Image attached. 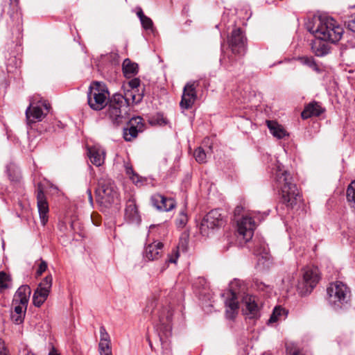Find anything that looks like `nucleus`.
Returning a JSON list of instances; mask_svg holds the SVG:
<instances>
[{
  "label": "nucleus",
  "instance_id": "f257e3e1",
  "mask_svg": "<svg viewBox=\"0 0 355 355\" xmlns=\"http://www.w3.org/2000/svg\"><path fill=\"white\" fill-rule=\"evenodd\" d=\"M230 289L221 294L226 307V318L232 320L235 318L239 308V299L242 302L243 313L250 319H257L260 316V308L257 297L245 293L246 286L240 280L235 279L230 284Z\"/></svg>",
  "mask_w": 355,
  "mask_h": 355
},
{
  "label": "nucleus",
  "instance_id": "f03ea898",
  "mask_svg": "<svg viewBox=\"0 0 355 355\" xmlns=\"http://www.w3.org/2000/svg\"><path fill=\"white\" fill-rule=\"evenodd\" d=\"M312 35L316 39L312 44V49H314L316 56H324L330 51L329 44L327 42H338L344 29L334 18L325 15H314L312 17Z\"/></svg>",
  "mask_w": 355,
  "mask_h": 355
},
{
  "label": "nucleus",
  "instance_id": "7ed1b4c3",
  "mask_svg": "<svg viewBox=\"0 0 355 355\" xmlns=\"http://www.w3.org/2000/svg\"><path fill=\"white\" fill-rule=\"evenodd\" d=\"M275 182L277 188L280 190L282 201L288 208L292 209L302 201L296 184L292 182L291 174L283 171L279 165L276 166Z\"/></svg>",
  "mask_w": 355,
  "mask_h": 355
},
{
  "label": "nucleus",
  "instance_id": "20e7f679",
  "mask_svg": "<svg viewBox=\"0 0 355 355\" xmlns=\"http://www.w3.org/2000/svg\"><path fill=\"white\" fill-rule=\"evenodd\" d=\"M325 300L327 304L335 311L345 309L351 304V288L342 281L331 282L326 288Z\"/></svg>",
  "mask_w": 355,
  "mask_h": 355
},
{
  "label": "nucleus",
  "instance_id": "39448f33",
  "mask_svg": "<svg viewBox=\"0 0 355 355\" xmlns=\"http://www.w3.org/2000/svg\"><path fill=\"white\" fill-rule=\"evenodd\" d=\"M96 193L98 203L104 207H110L119 202L118 189L114 182L107 175L98 179Z\"/></svg>",
  "mask_w": 355,
  "mask_h": 355
},
{
  "label": "nucleus",
  "instance_id": "423d86ee",
  "mask_svg": "<svg viewBox=\"0 0 355 355\" xmlns=\"http://www.w3.org/2000/svg\"><path fill=\"white\" fill-rule=\"evenodd\" d=\"M128 112L127 100L123 98V95L116 93L110 97L108 101L107 115L115 124L123 123V119L125 117Z\"/></svg>",
  "mask_w": 355,
  "mask_h": 355
},
{
  "label": "nucleus",
  "instance_id": "0eeeda50",
  "mask_svg": "<svg viewBox=\"0 0 355 355\" xmlns=\"http://www.w3.org/2000/svg\"><path fill=\"white\" fill-rule=\"evenodd\" d=\"M109 92L105 84L100 82L92 83L87 92V101L89 107L94 110H101L107 105Z\"/></svg>",
  "mask_w": 355,
  "mask_h": 355
},
{
  "label": "nucleus",
  "instance_id": "6e6552de",
  "mask_svg": "<svg viewBox=\"0 0 355 355\" xmlns=\"http://www.w3.org/2000/svg\"><path fill=\"white\" fill-rule=\"evenodd\" d=\"M224 224L223 217L219 209H213L207 213L200 223V231L202 235L208 236L211 231L220 227Z\"/></svg>",
  "mask_w": 355,
  "mask_h": 355
},
{
  "label": "nucleus",
  "instance_id": "1a4fd4ad",
  "mask_svg": "<svg viewBox=\"0 0 355 355\" xmlns=\"http://www.w3.org/2000/svg\"><path fill=\"white\" fill-rule=\"evenodd\" d=\"M50 109L49 103L45 100L39 101L36 104L31 103L26 110L27 124L31 125L35 121H41Z\"/></svg>",
  "mask_w": 355,
  "mask_h": 355
},
{
  "label": "nucleus",
  "instance_id": "9d476101",
  "mask_svg": "<svg viewBox=\"0 0 355 355\" xmlns=\"http://www.w3.org/2000/svg\"><path fill=\"white\" fill-rule=\"evenodd\" d=\"M233 54L244 55L247 51V38L240 28H234L227 40Z\"/></svg>",
  "mask_w": 355,
  "mask_h": 355
},
{
  "label": "nucleus",
  "instance_id": "9b49d317",
  "mask_svg": "<svg viewBox=\"0 0 355 355\" xmlns=\"http://www.w3.org/2000/svg\"><path fill=\"white\" fill-rule=\"evenodd\" d=\"M2 12L6 13L16 26L17 29L21 31L22 24L21 13L19 8L18 0H4L2 5Z\"/></svg>",
  "mask_w": 355,
  "mask_h": 355
},
{
  "label": "nucleus",
  "instance_id": "f8f14e48",
  "mask_svg": "<svg viewBox=\"0 0 355 355\" xmlns=\"http://www.w3.org/2000/svg\"><path fill=\"white\" fill-rule=\"evenodd\" d=\"M51 275L46 276L39 284L33 296V304L40 307L47 299L52 286Z\"/></svg>",
  "mask_w": 355,
  "mask_h": 355
},
{
  "label": "nucleus",
  "instance_id": "ddd939ff",
  "mask_svg": "<svg viewBox=\"0 0 355 355\" xmlns=\"http://www.w3.org/2000/svg\"><path fill=\"white\" fill-rule=\"evenodd\" d=\"M173 313L172 308L170 306L163 307L157 313L158 319L155 327L157 330L163 332L166 336L171 335Z\"/></svg>",
  "mask_w": 355,
  "mask_h": 355
},
{
  "label": "nucleus",
  "instance_id": "4468645a",
  "mask_svg": "<svg viewBox=\"0 0 355 355\" xmlns=\"http://www.w3.org/2000/svg\"><path fill=\"white\" fill-rule=\"evenodd\" d=\"M198 85V81H189L185 85L180 103L182 108L187 110L192 107L197 98L196 88Z\"/></svg>",
  "mask_w": 355,
  "mask_h": 355
},
{
  "label": "nucleus",
  "instance_id": "2eb2a0df",
  "mask_svg": "<svg viewBox=\"0 0 355 355\" xmlns=\"http://www.w3.org/2000/svg\"><path fill=\"white\" fill-rule=\"evenodd\" d=\"M256 222L252 217L244 216L237 222L238 234L239 236L248 242L252 239L256 228Z\"/></svg>",
  "mask_w": 355,
  "mask_h": 355
},
{
  "label": "nucleus",
  "instance_id": "dca6fc26",
  "mask_svg": "<svg viewBox=\"0 0 355 355\" xmlns=\"http://www.w3.org/2000/svg\"><path fill=\"white\" fill-rule=\"evenodd\" d=\"M143 119L140 116L132 117L123 128V138L127 141H130L136 138L139 132L143 131Z\"/></svg>",
  "mask_w": 355,
  "mask_h": 355
},
{
  "label": "nucleus",
  "instance_id": "f3484780",
  "mask_svg": "<svg viewBox=\"0 0 355 355\" xmlns=\"http://www.w3.org/2000/svg\"><path fill=\"white\" fill-rule=\"evenodd\" d=\"M124 218L127 223L136 225H139L141 220L135 200L133 198H130L126 202Z\"/></svg>",
  "mask_w": 355,
  "mask_h": 355
},
{
  "label": "nucleus",
  "instance_id": "a211bd4d",
  "mask_svg": "<svg viewBox=\"0 0 355 355\" xmlns=\"http://www.w3.org/2000/svg\"><path fill=\"white\" fill-rule=\"evenodd\" d=\"M37 204L41 223L44 225L48 220L49 205L42 189L39 186L37 189Z\"/></svg>",
  "mask_w": 355,
  "mask_h": 355
},
{
  "label": "nucleus",
  "instance_id": "6ab92c4d",
  "mask_svg": "<svg viewBox=\"0 0 355 355\" xmlns=\"http://www.w3.org/2000/svg\"><path fill=\"white\" fill-rule=\"evenodd\" d=\"M153 205L159 211H169L175 207L173 198H166L161 194H155L151 198Z\"/></svg>",
  "mask_w": 355,
  "mask_h": 355
},
{
  "label": "nucleus",
  "instance_id": "aec40b11",
  "mask_svg": "<svg viewBox=\"0 0 355 355\" xmlns=\"http://www.w3.org/2000/svg\"><path fill=\"white\" fill-rule=\"evenodd\" d=\"M164 245L162 242L155 241L146 246L144 252L145 259L148 261L158 259L162 254Z\"/></svg>",
  "mask_w": 355,
  "mask_h": 355
},
{
  "label": "nucleus",
  "instance_id": "412c9836",
  "mask_svg": "<svg viewBox=\"0 0 355 355\" xmlns=\"http://www.w3.org/2000/svg\"><path fill=\"white\" fill-rule=\"evenodd\" d=\"M90 162L96 166H102L105 162V150L101 146H94L88 148Z\"/></svg>",
  "mask_w": 355,
  "mask_h": 355
},
{
  "label": "nucleus",
  "instance_id": "4be33fe9",
  "mask_svg": "<svg viewBox=\"0 0 355 355\" xmlns=\"http://www.w3.org/2000/svg\"><path fill=\"white\" fill-rule=\"evenodd\" d=\"M311 288V270L304 268L302 271V279L297 286V292L302 297L306 296L309 293Z\"/></svg>",
  "mask_w": 355,
  "mask_h": 355
},
{
  "label": "nucleus",
  "instance_id": "5701e85b",
  "mask_svg": "<svg viewBox=\"0 0 355 355\" xmlns=\"http://www.w3.org/2000/svg\"><path fill=\"white\" fill-rule=\"evenodd\" d=\"M31 293V288L28 285H22L15 293L12 302L20 303L23 306H28Z\"/></svg>",
  "mask_w": 355,
  "mask_h": 355
},
{
  "label": "nucleus",
  "instance_id": "b1692460",
  "mask_svg": "<svg viewBox=\"0 0 355 355\" xmlns=\"http://www.w3.org/2000/svg\"><path fill=\"white\" fill-rule=\"evenodd\" d=\"M125 170L126 174L136 186L141 187L147 184V178L141 177L138 174L135 173L132 166L128 163L125 164Z\"/></svg>",
  "mask_w": 355,
  "mask_h": 355
},
{
  "label": "nucleus",
  "instance_id": "393cba45",
  "mask_svg": "<svg viewBox=\"0 0 355 355\" xmlns=\"http://www.w3.org/2000/svg\"><path fill=\"white\" fill-rule=\"evenodd\" d=\"M267 126L270 132L277 139H282L286 135V132L284 128L278 123L274 121H266Z\"/></svg>",
  "mask_w": 355,
  "mask_h": 355
},
{
  "label": "nucleus",
  "instance_id": "a878e982",
  "mask_svg": "<svg viewBox=\"0 0 355 355\" xmlns=\"http://www.w3.org/2000/svg\"><path fill=\"white\" fill-rule=\"evenodd\" d=\"M123 71L125 76L131 77L138 72V65L132 62L130 59H125L122 64Z\"/></svg>",
  "mask_w": 355,
  "mask_h": 355
},
{
  "label": "nucleus",
  "instance_id": "bb28decb",
  "mask_svg": "<svg viewBox=\"0 0 355 355\" xmlns=\"http://www.w3.org/2000/svg\"><path fill=\"white\" fill-rule=\"evenodd\" d=\"M137 90H128L125 93L123 98L127 100L128 107H129L131 104H138L141 101L143 98V94H137Z\"/></svg>",
  "mask_w": 355,
  "mask_h": 355
},
{
  "label": "nucleus",
  "instance_id": "cd10ccee",
  "mask_svg": "<svg viewBox=\"0 0 355 355\" xmlns=\"http://www.w3.org/2000/svg\"><path fill=\"white\" fill-rule=\"evenodd\" d=\"M8 175L12 182H19L21 179V172L19 168L14 164L11 163L6 167Z\"/></svg>",
  "mask_w": 355,
  "mask_h": 355
},
{
  "label": "nucleus",
  "instance_id": "c85d7f7f",
  "mask_svg": "<svg viewBox=\"0 0 355 355\" xmlns=\"http://www.w3.org/2000/svg\"><path fill=\"white\" fill-rule=\"evenodd\" d=\"M284 315H286L284 309L279 306L275 307L268 321V324H272L277 322Z\"/></svg>",
  "mask_w": 355,
  "mask_h": 355
},
{
  "label": "nucleus",
  "instance_id": "c756f323",
  "mask_svg": "<svg viewBox=\"0 0 355 355\" xmlns=\"http://www.w3.org/2000/svg\"><path fill=\"white\" fill-rule=\"evenodd\" d=\"M149 123L153 125H165L168 121L162 113H156L149 119Z\"/></svg>",
  "mask_w": 355,
  "mask_h": 355
},
{
  "label": "nucleus",
  "instance_id": "7c9ffc66",
  "mask_svg": "<svg viewBox=\"0 0 355 355\" xmlns=\"http://www.w3.org/2000/svg\"><path fill=\"white\" fill-rule=\"evenodd\" d=\"M325 112L326 109L322 106L321 103L312 101V116H322L324 119Z\"/></svg>",
  "mask_w": 355,
  "mask_h": 355
},
{
  "label": "nucleus",
  "instance_id": "2f4dec72",
  "mask_svg": "<svg viewBox=\"0 0 355 355\" xmlns=\"http://www.w3.org/2000/svg\"><path fill=\"white\" fill-rule=\"evenodd\" d=\"M347 199L351 207L355 209V180L352 182L347 187Z\"/></svg>",
  "mask_w": 355,
  "mask_h": 355
},
{
  "label": "nucleus",
  "instance_id": "473e14b6",
  "mask_svg": "<svg viewBox=\"0 0 355 355\" xmlns=\"http://www.w3.org/2000/svg\"><path fill=\"white\" fill-rule=\"evenodd\" d=\"M254 254L256 256L261 257L262 259H268V248L267 245L263 243H260L259 245H257L254 250Z\"/></svg>",
  "mask_w": 355,
  "mask_h": 355
},
{
  "label": "nucleus",
  "instance_id": "72a5a7b5",
  "mask_svg": "<svg viewBox=\"0 0 355 355\" xmlns=\"http://www.w3.org/2000/svg\"><path fill=\"white\" fill-rule=\"evenodd\" d=\"M208 152H205L202 147H198L195 150L193 155L196 160L200 164L205 163L207 162Z\"/></svg>",
  "mask_w": 355,
  "mask_h": 355
},
{
  "label": "nucleus",
  "instance_id": "f704fd0d",
  "mask_svg": "<svg viewBox=\"0 0 355 355\" xmlns=\"http://www.w3.org/2000/svg\"><path fill=\"white\" fill-rule=\"evenodd\" d=\"M179 257V252L177 248H173L171 254H168V259L166 260L164 266L162 268L161 271H164L167 267L169 263H175Z\"/></svg>",
  "mask_w": 355,
  "mask_h": 355
},
{
  "label": "nucleus",
  "instance_id": "c9c22d12",
  "mask_svg": "<svg viewBox=\"0 0 355 355\" xmlns=\"http://www.w3.org/2000/svg\"><path fill=\"white\" fill-rule=\"evenodd\" d=\"M287 355H304L300 348L293 343H286Z\"/></svg>",
  "mask_w": 355,
  "mask_h": 355
},
{
  "label": "nucleus",
  "instance_id": "e433bc0d",
  "mask_svg": "<svg viewBox=\"0 0 355 355\" xmlns=\"http://www.w3.org/2000/svg\"><path fill=\"white\" fill-rule=\"evenodd\" d=\"M10 277L4 272H0V291L10 287Z\"/></svg>",
  "mask_w": 355,
  "mask_h": 355
},
{
  "label": "nucleus",
  "instance_id": "4c0bfd02",
  "mask_svg": "<svg viewBox=\"0 0 355 355\" xmlns=\"http://www.w3.org/2000/svg\"><path fill=\"white\" fill-rule=\"evenodd\" d=\"M312 70L315 71L318 75V79L324 80L327 75V71L324 67L320 68L313 60H312Z\"/></svg>",
  "mask_w": 355,
  "mask_h": 355
},
{
  "label": "nucleus",
  "instance_id": "58836bf2",
  "mask_svg": "<svg viewBox=\"0 0 355 355\" xmlns=\"http://www.w3.org/2000/svg\"><path fill=\"white\" fill-rule=\"evenodd\" d=\"M98 350L100 355H112L111 343H99Z\"/></svg>",
  "mask_w": 355,
  "mask_h": 355
},
{
  "label": "nucleus",
  "instance_id": "ea45409f",
  "mask_svg": "<svg viewBox=\"0 0 355 355\" xmlns=\"http://www.w3.org/2000/svg\"><path fill=\"white\" fill-rule=\"evenodd\" d=\"M312 289L320 281L322 276L318 267L312 265Z\"/></svg>",
  "mask_w": 355,
  "mask_h": 355
},
{
  "label": "nucleus",
  "instance_id": "a19ab883",
  "mask_svg": "<svg viewBox=\"0 0 355 355\" xmlns=\"http://www.w3.org/2000/svg\"><path fill=\"white\" fill-rule=\"evenodd\" d=\"M142 27L146 31H153V23L150 18L146 16L144 19L140 21Z\"/></svg>",
  "mask_w": 355,
  "mask_h": 355
},
{
  "label": "nucleus",
  "instance_id": "79ce46f5",
  "mask_svg": "<svg viewBox=\"0 0 355 355\" xmlns=\"http://www.w3.org/2000/svg\"><path fill=\"white\" fill-rule=\"evenodd\" d=\"M100 342L99 343H110V338L107 334L105 328L102 326L100 327Z\"/></svg>",
  "mask_w": 355,
  "mask_h": 355
},
{
  "label": "nucleus",
  "instance_id": "37998d69",
  "mask_svg": "<svg viewBox=\"0 0 355 355\" xmlns=\"http://www.w3.org/2000/svg\"><path fill=\"white\" fill-rule=\"evenodd\" d=\"M13 305H14V313H15L16 315H25L27 306H23L20 303H13Z\"/></svg>",
  "mask_w": 355,
  "mask_h": 355
},
{
  "label": "nucleus",
  "instance_id": "c03bdc74",
  "mask_svg": "<svg viewBox=\"0 0 355 355\" xmlns=\"http://www.w3.org/2000/svg\"><path fill=\"white\" fill-rule=\"evenodd\" d=\"M177 224L181 226H184L187 222V215L184 211L180 213L179 218H177Z\"/></svg>",
  "mask_w": 355,
  "mask_h": 355
},
{
  "label": "nucleus",
  "instance_id": "a18cd8bd",
  "mask_svg": "<svg viewBox=\"0 0 355 355\" xmlns=\"http://www.w3.org/2000/svg\"><path fill=\"white\" fill-rule=\"evenodd\" d=\"M302 118L306 119L311 117V103H308L301 114Z\"/></svg>",
  "mask_w": 355,
  "mask_h": 355
},
{
  "label": "nucleus",
  "instance_id": "49530a36",
  "mask_svg": "<svg viewBox=\"0 0 355 355\" xmlns=\"http://www.w3.org/2000/svg\"><path fill=\"white\" fill-rule=\"evenodd\" d=\"M47 268V263L44 261H42L39 265L38 269L36 272L37 276H40Z\"/></svg>",
  "mask_w": 355,
  "mask_h": 355
},
{
  "label": "nucleus",
  "instance_id": "de8ad7c7",
  "mask_svg": "<svg viewBox=\"0 0 355 355\" xmlns=\"http://www.w3.org/2000/svg\"><path fill=\"white\" fill-rule=\"evenodd\" d=\"M347 24V28L355 33V16L351 17L347 21H345Z\"/></svg>",
  "mask_w": 355,
  "mask_h": 355
},
{
  "label": "nucleus",
  "instance_id": "09e8293b",
  "mask_svg": "<svg viewBox=\"0 0 355 355\" xmlns=\"http://www.w3.org/2000/svg\"><path fill=\"white\" fill-rule=\"evenodd\" d=\"M9 351L6 346L5 342L0 338V355H8Z\"/></svg>",
  "mask_w": 355,
  "mask_h": 355
},
{
  "label": "nucleus",
  "instance_id": "8fccbe9b",
  "mask_svg": "<svg viewBox=\"0 0 355 355\" xmlns=\"http://www.w3.org/2000/svg\"><path fill=\"white\" fill-rule=\"evenodd\" d=\"M140 85V80L138 78H133L129 82V86L131 87V90H136Z\"/></svg>",
  "mask_w": 355,
  "mask_h": 355
},
{
  "label": "nucleus",
  "instance_id": "3c124183",
  "mask_svg": "<svg viewBox=\"0 0 355 355\" xmlns=\"http://www.w3.org/2000/svg\"><path fill=\"white\" fill-rule=\"evenodd\" d=\"M295 60L300 61L302 64L311 66V61L307 56L298 57Z\"/></svg>",
  "mask_w": 355,
  "mask_h": 355
},
{
  "label": "nucleus",
  "instance_id": "603ef678",
  "mask_svg": "<svg viewBox=\"0 0 355 355\" xmlns=\"http://www.w3.org/2000/svg\"><path fill=\"white\" fill-rule=\"evenodd\" d=\"M24 315H16L15 313L12 314V318L16 324H21L24 320Z\"/></svg>",
  "mask_w": 355,
  "mask_h": 355
},
{
  "label": "nucleus",
  "instance_id": "864d4df0",
  "mask_svg": "<svg viewBox=\"0 0 355 355\" xmlns=\"http://www.w3.org/2000/svg\"><path fill=\"white\" fill-rule=\"evenodd\" d=\"M320 123L318 121H313L312 120V129L314 130L315 132H318L320 130Z\"/></svg>",
  "mask_w": 355,
  "mask_h": 355
},
{
  "label": "nucleus",
  "instance_id": "5fc2aeb1",
  "mask_svg": "<svg viewBox=\"0 0 355 355\" xmlns=\"http://www.w3.org/2000/svg\"><path fill=\"white\" fill-rule=\"evenodd\" d=\"M137 15L141 21V19H144L146 17V15L144 14V12L141 8H137Z\"/></svg>",
  "mask_w": 355,
  "mask_h": 355
},
{
  "label": "nucleus",
  "instance_id": "6e6d98bb",
  "mask_svg": "<svg viewBox=\"0 0 355 355\" xmlns=\"http://www.w3.org/2000/svg\"><path fill=\"white\" fill-rule=\"evenodd\" d=\"M243 209V207L241 205H238L234 209V214L235 215H239Z\"/></svg>",
  "mask_w": 355,
  "mask_h": 355
},
{
  "label": "nucleus",
  "instance_id": "4d7b16f0",
  "mask_svg": "<svg viewBox=\"0 0 355 355\" xmlns=\"http://www.w3.org/2000/svg\"><path fill=\"white\" fill-rule=\"evenodd\" d=\"M87 193L88 195L89 201L90 204L92 205L93 204V198H92V194L91 190L89 189H88L87 190Z\"/></svg>",
  "mask_w": 355,
  "mask_h": 355
},
{
  "label": "nucleus",
  "instance_id": "13d9d810",
  "mask_svg": "<svg viewBox=\"0 0 355 355\" xmlns=\"http://www.w3.org/2000/svg\"><path fill=\"white\" fill-rule=\"evenodd\" d=\"M78 225H79L78 222L73 221L71 224V227L72 230H73L76 232V226H78Z\"/></svg>",
  "mask_w": 355,
  "mask_h": 355
},
{
  "label": "nucleus",
  "instance_id": "bf43d9fd",
  "mask_svg": "<svg viewBox=\"0 0 355 355\" xmlns=\"http://www.w3.org/2000/svg\"><path fill=\"white\" fill-rule=\"evenodd\" d=\"M49 355H60L57 351L54 349V348H52V349L50 351Z\"/></svg>",
  "mask_w": 355,
  "mask_h": 355
},
{
  "label": "nucleus",
  "instance_id": "052dcab7",
  "mask_svg": "<svg viewBox=\"0 0 355 355\" xmlns=\"http://www.w3.org/2000/svg\"><path fill=\"white\" fill-rule=\"evenodd\" d=\"M267 215H268V214L264 213L263 215H261L260 216H259H259H254V218H256L257 219L261 220V219H263V218L265 216H266Z\"/></svg>",
  "mask_w": 355,
  "mask_h": 355
},
{
  "label": "nucleus",
  "instance_id": "680f3d73",
  "mask_svg": "<svg viewBox=\"0 0 355 355\" xmlns=\"http://www.w3.org/2000/svg\"><path fill=\"white\" fill-rule=\"evenodd\" d=\"M306 30L308 32L311 33V26L309 24H306Z\"/></svg>",
  "mask_w": 355,
  "mask_h": 355
},
{
  "label": "nucleus",
  "instance_id": "e2e57ef3",
  "mask_svg": "<svg viewBox=\"0 0 355 355\" xmlns=\"http://www.w3.org/2000/svg\"><path fill=\"white\" fill-rule=\"evenodd\" d=\"M230 63L231 65H232L233 60L230 58H229Z\"/></svg>",
  "mask_w": 355,
  "mask_h": 355
},
{
  "label": "nucleus",
  "instance_id": "0e129e2a",
  "mask_svg": "<svg viewBox=\"0 0 355 355\" xmlns=\"http://www.w3.org/2000/svg\"><path fill=\"white\" fill-rule=\"evenodd\" d=\"M26 355H35V354L32 352H28Z\"/></svg>",
  "mask_w": 355,
  "mask_h": 355
},
{
  "label": "nucleus",
  "instance_id": "69168bd1",
  "mask_svg": "<svg viewBox=\"0 0 355 355\" xmlns=\"http://www.w3.org/2000/svg\"><path fill=\"white\" fill-rule=\"evenodd\" d=\"M150 306H153V302H151L150 303Z\"/></svg>",
  "mask_w": 355,
  "mask_h": 355
},
{
  "label": "nucleus",
  "instance_id": "338daca9",
  "mask_svg": "<svg viewBox=\"0 0 355 355\" xmlns=\"http://www.w3.org/2000/svg\"><path fill=\"white\" fill-rule=\"evenodd\" d=\"M223 47V43L221 44V49Z\"/></svg>",
  "mask_w": 355,
  "mask_h": 355
},
{
  "label": "nucleus",
  "instance_id": "774afa93",
  "mask_svg": "<svg viewBox=\"0 0 355 355\" xmlns=\"http://www.w3.org/2000/svg\"><path fill=\"white\" fill-rule=\"evenodd\" d=\"M223 59H224V58H220V62H222V60H223Z\"/></svg>",
  "mask_w": 355,
  "mask_h": 355
}]
</instances>
